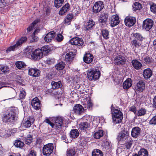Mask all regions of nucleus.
<instances>
[{"label": "nucleus", "instance_id": "f257e3e1", "mask_svg": "<svg viewBox=\"0 0 156 156\" xmlns=\"http://www.w3.org/2000/svg\"><path fill=\"white\" fill-rule=\"evenodd\" d=\"M16 110L14 108H12L9 112L3 115L2 121L4 122L9 124H13L17 119L16 114Z\"/></svg>", "mask_w": 156, "mask_h": 156}, {"label": "nucleus", "instance_id": "f03ea898", "mask_svg": "<svg viewBox=\"0 0 156 156\" xmlns=\"http://www.w3.org/2000/svg\"><path fill=\"white\" fill-rule=\"evenodd\" d=\"M111 110L113 122L115 123L121 122L123 118L122 112L114 107L113 105H111Z\"/></svg>", "mask_w": 156, "mask_h": 156}, {"label": "nucleus", "instance_id": "7ed1b4c3", "mask_svg": "<svg viewBox=\"0 0 156 156\" xmlns=\"http://www.w3.org/2000/svg\"><path fill=\"white\" fill-rule=\"evenodd\" d=\"M27 41V38L26 37H21L16 42V43L13 45L10 46L7 48L6 52L9 53L11 51H14L22 46L23 43H25Z\"/></svg>", "mask_w": 156, "mask_h": 156}, {"label": "nucleus", "instance_id": "20e7f679", "mask_svg": "<svg viewBox=\"0 0 156 156\" xmlns=\"http://www.w3.org/2000/svg\"><path fill=\"white\" fill-rule=\"evenodd\" d=\"M101 73L98 69H91L87 72L88 79L90 81L98 80L100 76Z\"/></svg>", "mask_w": 156, "mask_h": 156}, {"label": "nucleus", "instance_id": "39448f33", "mask_svg": "<svg viewBox=\"0 0 156 156\" xmlns=\"http://www.w3.org/2000/svg\"><path fill=\"white\" fill-rule=\"evenodd\" d=\"M129 137V132L123 130L119 133L117 139L119 143L122 144L126 142Z\"/></svg>", "mask_w": 156, "mask_h": 156}, {"label": "nucleus", "instance_id": "423d86ee", "mask_svg": "<svg viewBox=\"0 0 156 156\" xmlns=\"http://www.w3.org/2000/svg\"><path fill=\"white\" fill-rule=\"evenodd\" d=\"M28 52L31 55V58L34 61H38L43 57V53L39 48L30 51L29 50Z\"/></svg>", "mask_w": 156, "mask_h": 156}, {"label": "nucleus", "instance_id": "0eeeda50", "mask_svg": "<svg viewBox=\"0 0 156 156\" xmlns=\"http://www.w3.org/2000/svg\"><path fill=\"white\" fill-rule=\"evenodd\" d=\"M108 16V14L107 12H101L98 19V22L101 27L103 28L106 26Z\"/></svg>", "mask_w": 156, "mask_h": 156}, {"label": "nucleus", "instance_id": "6e6552de", "mask_svg": "<svg viewBox=\"0 0 156 156\" xmlns=\"http://www.w3.org/2000/svg\"><path fill=\"white\" fill-rule=\"evenodd\" d=\"M54 145L52 143H48L44 146L42 149V153L44 155L48 156L53 152Z\"/></svg>", "mask_w": 156, "mask_h": 156}, {"label": "nucleus", "instance_id": "1a4fd4ad", "mask_svg": "<svg viewBox=\"0 0 156 156\" xmlns=\"http://www.w3.org/2000/svg\"><path fill=\"white\" fill-rule=\"evenodd\" d=\"M63 124V119L62 117H57L55 119V123L53 124V127L54 128L57 132L59 133L62 129Z\"/></svg>", "mask_w": 156, "mask_h": 156}, {"label": "nucleus", "instance_id": "9d476101", "mask_svg": "<svg viewBox=\"0 0 156 156\" xmlns=\"http://www.w3.org/2000/svg\"><path fill=\"white\" fill-rule=\"evenodd\" d=\"M70 43L72 45L76 46V47L80 49L82 48L84 44L83 39L81 38L76 37L71 39L70 40Z\"/></svg>", "mask_w": 156, "mask_h": 156}, {"label": "nucleus", "instance_id": "9b49d317", "mask_svg": "<svg viewBox=\"0 0 156 156\" xmlns=\"http://www.w3.org/2000/svg\"><path fill=\"white\" fill-rule=\"evenodd\" d=\"M154 22L151 19H147L143 22V28L147 31H148L152 28Z\"/></svg>", "mask_w": 156, "mask_h": 156}, {"label": "nucleus", "instance_id": "f8f14e48", "mask_svg": "<svg viewBox=\"0 0 156 156\" xmlns=\"http://www.w3.org/2000/svg\"><path fill=\"white\" fill-rule=\"evenodd\" d=\"M136 22V18L129 15L126 16L124 20L125 24L126 26L129 27L134 26Z\"/></svg>", "mask_w": 156, "mask_h": 156}, {"label": "nucleus", "instance_id": "ddd939ff", "mask_svg": "<svg viewBox=\"0 0 156 156\" xmlns=\"http://www.w3.org/2000/svg\"><path fill=\"white\" fill-rule=\"evenodd\" d=\"M104 6L102 2L99 1L96 2L93 7L92 10L94 13H97L101 11Z\"/></svg>", "mask_w": 156, "mask_h": 156}, {"label": "nucleus", "instance_id": "4468645a", "mask_svg": "<svg viewBox=\"0 0 156 156\" xmlns=\"http://www.w3.org/2000/svg\"><path fill=\"white\" fill-rule=\"evenodd\" d=\"M73 111L76 115H80L84 113V108L81 105L77 104L73 107Z\"/></svg>", "mask_w": 156, "mask_h": 156}, {"label": "nucleus", "instance_id": "2eb2a0df", "mask_svg": "<svg viewBox=\"0 0 156 156\" xmlns=\"http://www.w3.org/2000/svg\"><path fill=\"white\" fill-rule=\"evenodd\" d=\"M31 105L36 110H39L40 109L41 105V101L37 97H35L32 99L31 101Z\"/></svg>", "mask_w": 156, "mask_h": 156}, {"label": "nucleus", "instance_id": "dca6fc26", "mask_svg": "<svg viewBox=\"0 0 156 156\" xmlns=\"http://www.w3.org/2000/svg\"><path fill=\"white\" fill-rule=\"evenodd\" d=\"M110 22L112 27H114L119 24L120 22L119 17L117 15H113L110 17Z\"/></svg>", "mask_w": 156, "mask_h": 156}, {"label": "nucleus", "instance_id": "f3484780", "mask_svg": "<svg viewBox=\"0 0 156 156\" xmlns=\"http://www.w3.org/2000/svg\"><path fill=\"white\" fill-rule=\"evenodd\" d=\"M136 91L142 92L145 89V84L143 80H140L137 83L135 87Z\"/></svg>", "mask_w": 156, "mask_h": 156}, {"label": "nucleus", "instance_id": "a211bd4d", "mask_svg": "<svg viewBox=\"0 0 156 156\" xmlns=\"http://www.w3.org/2000/svg\"><path fill=\"white\" fill-rule=\"evenodd\" d=\"M140 128L138 127H135L132 129L131 131V135L133 137L137 138L140 134Z\"/></svg>", "mask_w": 156, "mask_h": 156}, {"label": "nucleus", "instance_id": "6ab92c4d", "mask_svg": "<svg viewBox=\"0 0 156 156\" xmlns=\"http://www.w3.org/2000/svg\"><path fill=\"white\" fill-rule=\"evenodd\" d=\"M95 22L92 19L89 20L83 27V30L85 31H88L95 25Z\"/></svg>", "mask_w": 156, "mask_h": 156}, {"label": "nucleus", "instance_id": "aec40b11", "mask_svg": "<svg viewBox=\"0 0 156 156\" xmlns=\"http://www.w3.org/2000/svg\"><path fill=\"white\" fill-rule=\"evenodd\" d=\"M55 32L52 31L48 33L44 37L45 41L47 42H50L55 36Z\"/></svg>", "mask_w": 156, "mask_h": 156}, {"label": "nucleus", "instance_id": "412c9836", "mask_svg": "<svg viewBox=\"0 0 156 156\" xmlns=\"http://www.w3.org/2000/svg\"><path fill=\"white\" fill-rule=\"evenodd\" d=\"M93 58V56L91 54L86 53L84 56L83 60L85 62L89 64L92 61Z\"/></svg>", "mask_w": 156, "mask_h": 156}, {"label": "nucleus", "instance_id": "4be33fe9", "mask_svg": "<svg viewBox=\"0 0 156 156\" xmlns=\"http://www.w3.org/2000/svg\"><path fill=\"white\" fill-rule=\"evenodd\" d=\"M75 54L73 53L72 51H69L67 53L65 56V59L66 61L70 63L73 60Z\"/></svg>", "mask_w": 156, "mask_h": 156}, {"label": "nucleus", "instance_id": "5701e85b", "mask_svg": "<svg viewBox=\"0 0 156 156\" xmlns=\"http://www.w3.org/2000/svg\"><path fill=\"white\" fill-rule=\"evenodd\" d=\"M29 74L33 77H37L40 75V71L38 69H29Z\"/></svg>", "mask_w": 156, "mask_h": 156}, {"label": "nucleus", "instance_id": "b1692460", "mask_svg": "<svg viewBox=\"0 0 156 156\" xmlns=\"http://www.w3.org/2000/svg\"><path fill=\"white\" fill-rule=\"evenodd\" d=\"M79 129L81 130L85 131L87 128L90 127L89 123L87 122H81L79 124Z\"/></svg>", "mask_w": 156, "mask_h": 156}, {"label": "nucleus", "instance_id": "393cba45", "mask_svg": "<svg viewBox=\"0 0 156 156\" xmlns=\"http://www.w3.org/2000/svg\"><path fill=\"white\" fill-rule=\"evenodd\" d=\"M132 80L130 78L127 79L123 83V87L124 89H127L132 85Z\"/></svg>", "mask_w": 156, "mask_h": 156}, {"label": "nucleus", "instance_id": "a878e982", "mask_svg": "<svg viewBox=\"0 0 156 156\" xmlns=\"http://www.w3.org/2000/svg\"><path fill=\"white\" fill-rule=\"evenodd\" d=\"M70 7L69 3H67L64 5L61 9L59 12V14L60 15H63L65 12L68 11Z\"/></svg>", "mask_w": 156, "mask_h": 156}, {"label": "nucleus", "instance_id": "bb28decb", "mask_svg": "<svg viewBox=\"0 0 156 156\" xmlns=\"http://www.w3.org/2000/svg\"><path fill=\"white\" fill-rule=\"evenodd\" d=\"M131 63L134 68H141L142 67L141 62L137 59L133 60Z\"/></svg>", "mask_w": 156, "mask_h": 156}, {"label": "nucleus", "instance_id": "cd10ccee", "mask_svg": "<svg viewBox=\"0 0 156 156\" xmlns=\"http://www.w3.org/2000/svg\"><path fill=\"white\" fill-rule=\"evenodd\" d=\"M79 133L77 129H72L70 132V136L71 138H76L79 136Z\"/></svg>", "mask_w": 156, "mask_h": 156}, {"label": "nucleus", "instance_id": "c85d7f7f", "mask_svg": "<svg viewBox=\"0 0 156 156\" xmlns=\"http://www.w3.org/2000/svg\"><path fill=\"white\" fill-rule=\"evenodd\" d=\"M133 37H134L136 40L142 41L145 38L140 33H133Z\"/></svg>", "mask_w": 156, "mask_h": 156}, {"label": "nucleus", "instance_id": "c756f323", "mask_svg": "<svg viewBox=\"0 0 156 156\" xmlns=\"http://www.w3.org/2000/svg\"><path fill=\"white\" fill-rule=\"evenodd\" d=\"M152 74L151 69H145L144 71L143 76L146 79L150 78Z\"/></svg>", "mask_w": 156, "mask_h": 156}, {"label": "nucleus", "instance_id": "7c9ffc66", "mask_svg": "<svg viewBox=\"0 0 156 156\" xmlns=\"http://www.w3.org/2000/svg\"><path fill=\"white\" fill-rule=\"evenodd\" d=\"M101 34L103 38L106 40L109 38V32L107 29H102L101 31Z\"/></svg>", "mask_w": 156, "mask_h": 156}, {"label": "nucleus", "instance_id": "2f4dec72", "mask_svg": "<svg viewBox=\"0 0 156 156\" xmlns=\"http://www.w3.org/2000/svg\"><path fill=\"white\" fill-rule=\"evenodd\" d=\"M74 148H69L66 151V156H76Z\"/></svg>", "mask_w": 156, "mask_h": 156}, {"label": "nucleus", "instance_id": "473e14b6", "mask_svg": "<svg viewBox=\"0 0 156 156\" xmlns=\"http://www.w3.org/2000/svg\"><path fill=\"white\" fill-rule=\"evenodd\" d=\"M131 44L133 48H139L141 45V43L139 41L136 39H134L131 42Z\"/></svg>", "mask_w": 156, "mask_h": 156}, {"label": "nucleus", "instance_id": "72a5a7b5", "mask_svg": "<svg viewBox=\"0 0 156 156\" xmlns=\"http://www.w3.org/2000/svg\"><path fill=\"white\" fill-rule=\"evenodd\" d=\"M52 87L54 89L61 88L62 86L61 83V81H58V82H55L54 81L52 82L51 83Z\"/></svg>", "mask_w": 156, "mask_h": 156}, {"label": "nucleus", "instance_id": "f704fd0d", "mask_svg": "<svg viewBox=\"0 0 156 156\" xmlns=\"http://www.w3.org/2000/svg\"><path fill=\"white\" fill-rule=\"evenodd\" d=\"M103 135V131L101 129H99L96 131L94 134V137L97 139H100Z\"/></svg>", "mask_w": 156, "mask_h": 156}, {"label": "nucleus", "instance_id": "c9c22d12", "mask_svg": "<svg viewBox=\"0 0 156 156\" xmlns=\"http://www.w3.org/2000/svg\"><path fill=\"white\" fill-rule=\"evenodd\" d=\"M139 156H148V152L147 150L144 148H142L138 152Z\"/></svg>", "mask_w": 156, "mask_h": 156}, {"label": "nucleus", "instance_id": "e433bc0d", "mask_svg": "<svg viewBox=\"0 0 156 156\" xmlns=\"http://www.w3.org/2000/svg\"><path fill=\"white\" fill-rule=\"evenodd\" d=\"M33 138L31 135L28 134L25 137L24 140L26 144L29 145L32 142Z\"/></svg>", "mask_w": 156, "mask_h": 156}, {"label": "nucleus", "instance_id": "4c0bfd02", "mask_svg": "<svg viewBox=\"0 0 156 156\" xmlns=\"http://www.w3.org/2000/svg\"><path fill=\"white\" fill-rule=\"evenodd\" d=\"M92 156H103L102 152L98 149H95L93 150L92 152Z\"/></svg>", "mask_w": 156, "mask_h": 156}, {"label": "nucleus", "instance_id": "58836bf2", "mask_svg": "<svg viewBox=\"0 0 156 156\" xmlns=\"http://www.w3.org/2000/svg\"><path fill=\"white\" fill-rule=\"evenodd\" d=\"M40 49L43 53V55L44 54V55L48 53L50 51V49L48 46H44Z\"/></svg>", "mask_w": 156, "mask_h": 156}, {"label": "nucleus", "instance_id": "ea45409f", "mask_svg": "<svg viewBox=\"0 0 156 156\" xmlns=\"http://www.w3.org/2000/svg\"><path fill=\"white\" fill-rule=\"evenodd\" d=\"M37 31V30H35L34 31L33 33L31 35L32 39L30 40V43L37 42L38 40V37L37 36L35 35Z\"/></svg>", "mask_w": 156, "mask_h": 156}, {"label": "nucleus", "instance_id": "a19ab883", "mask_svg": "<svg viewBox=\"0 0 156 156\" xmlns=\"http://www.w3.org/2000/svg\"><path fill=\"white\" fill-rule=\"evenodd\" d=\"M16 129H9L6 131V134H5V135L4 136V137H9V136H11V135L13 133H15L16 132Z\"/></svg>", "mask_w": 156, "mask_h": 156}, {"label": "nucleus", "instance_id": "79ce46f5", "mask_svg": "<svg viewBox=\"0 0 156 156\" xmlns=\"http://www.w3.org/2000/svg\"><path fill=\"white\" fill-rule=\"evenodd\" d=\"M15 65L17 68H25L26 67V65L25 63L22 61H17L16 62Z\"/></svg>", "mask_w": 156, "mask_h": 156}, {"label": "nucleus", "instance_id": "37998d69", "mask_svg": "<svg viewBox=\"0 0 156 156\" xmlns=\"http://www.w3.org/2000/svg\"><path fill=\"white\" fill-rule=\"evenodd\" d=\"M14 145L16 147L21 148L23 146L24 144L21 141L16 140L14 143Z\"/></svg>", "mask_w": 156, "mask_h": 156}, {"label": "nucleus", "instance_id": "c03bdc74", "mask_svg": "<svg viewBox=\"0 0 156 156\" xmlns=\"http://www.w3.org/2000/svg\"><path fill=\"white\" fill-rule=\"evenodd\" d=\"M31 122L28 119L27 120L24 121L22 124V126L25 128H29L31 126Z\"/></svg>", "mask_w": 156, "mask_h": 156}, {"label": "nucleus", "instance_id": "a18cd8bd", "mask_svg": "<svg viewBox=\"0 0 156 156\" xmlns=\"http://www.w3.org/2000/svg\"><path fill=\"white\" fill-rule=\"evenodd\" d=\"M66 66L65 63L62 61H60L55 66V68H64Z\"/></svg>", "mask_w": 156, "mask_h": 156}, {"label": "nucleus", "instance_id": "49530a36", "mask_svg": "<svg viewBox=\"0 0 156 156\" xmlns=\"http://www.w3.org/2000/svg\"><path fill=\"white\" fill-rule=\"evenodd\" d=\"M132 6L133 11H135L137 10H140L141 7V5L139 2H135Z\"/></svg>", "mask_w": 156, "mask_h": 156}, {"label": "nucleus", "instance_id": "de8ad7c7", "mask_svg": "<svg viewBox=\"0 0 156 156\" xmlns=\"http://www.w3.org/2000/svg\"><path fill=\"white\" fill-rule=\"evenodd\" d=\"M64 1V0H55L54 1L55 6L57 8H58L62 5Z\"/></svg>", "mask_w": 156, "mask_h": 156}, {"label": "nucleus", "instance_id": "09e8293b", "mask_svg": "<svg viewBox=\"0 0 156 156\" xmlns=\"http://www.w3.org/2000/svg\"><path fill=\"white\" fill-rule=\"evenodd\" d=\"M146 109L143 108H141L138 111L136 115L138 116L144 115L146 113Z\"/></svg>", "mask_w": 156, "mask_h": 156}, {"label": "nucleus", "instance_id": "8fccbe9b", "mask_svg": "<svg viewBox=\"0 0 156 156\" xmlns=\"http://www.w3.org/2000/svg\"><path fill=\"white\" fill-rule=\"evenodd\" d=\"M133 142V140L129 137V138L128 139V140L126 142V143H125L126 144V147L127 149H129L130 148Z\"/></svg>", "mask_w": 156, "mask_h": 156}, {"label": "nucleus", "instance_id": "3c124183", "mask_svg": "<svg viewBox=\"0 0 156 156\" xmlns=\"http://www.w3.org/2000/svg\"><path fill=\"white\" fill-rule=\"evenodd\" d=\"M119 57H118V58H119V61L118 62V61L117 62H115V65H119V66H122L123 64H125V61H124L123 59H122V56L120 55L119 56Z\"/></svg>", "mask_w": 156, "mask_h": 156}, {"label": "nucleus", "instance_id": "603ef678", "mask_svg": "<svg viewBox=\"0 0 156 156\" xmlns=\"http://www.w3.org/2000/svg\"><path fill=\"white\" fill-rule=\"evenodd\" d=\"M151 61V58L149 56L144 57L143 58V61L146 64H149Z\"/></svg>", "mask_w": 156, "mask_h": 156}, {"label": "nucleus", "instance_id": "864d4df0", "mask_svg": "<svg viewBox=\"0 0 156 156\" xmlns=\"http://www.w3.org/2000/svg\"><path fill=\"white\" fill-rule=\"evenodd\" d=\"M150 9L151 11L154 14H156V4L152 3L151 5Z\"/></svg>", "mask_w": 156, "mask_h": 156}, {"label": "nucleus", "instance_id": "5fc2aeb1", "mask_svg": "<svg viewBox=\"0 0 156 156\" xmlns=\"http://www.w3.org/2000/svg\"><path fill=\"white\" fill-rule=\"evenodd\" d=\"M93 104L91 102V100L89 99L87 102V108L89 110L92 109Z\"/></svg>", "mask_w": 156, "mask_h": 156}, {"label": "nucleus", "instance_id": "6e6d98bb", "mask_svg": "<svg viewBox=\"0 0 156 156\" xmlns=\"http://www.w3.org/2000/svg\"><path fill=\"white\" fill-rule=\"evenodd\" d=\"M26 95V92L24 90H22L20 91L19 97L20 99H23L25 98Z\"/></svg>", "mask_w": 156, "mask_h": 156}, {"label": "nucleus", "instance_id": "4d7b16f0", "mask_svg": "<svg viewBox=\"0 0 156 156\" xmlns=\"http://www.w3.org/2000/svg\"><path fill=\"white\" fill-rule=\"evenodd\" d=\"M149 124L150 125H156V115L154 116L150 121Z\"/></svg>", "mask_w": 156, "mask_h": 156}, {"label": "nucleus", "instance_id": "13d9d810", "mask_svg": "<svg viewBox=\"0 0 156 156\" xmlns=\"http://www.w3.org/2000/svg\"><path fill=\"white\" fill-rule=\"evenodd\" d=\"M27 156H36V152L34 150H30Z\"/></svg>", "mask_w": 156, "mask_h": 156}, {"label": "nucleus", "instance_id": "bf43d9fd", "mask_svg": "<svg viewBox=\"0 0 156 156\" xmlns=\"http://www.w3.org/2000/svg\"><path fill=\"white\" fill-rule=\"evenodd\" d=\"M8 85L7 83L0 81V89L3 87H8Z\"/></svg>", "mask_w": 156, "mask_h": 156}, {"label": "nucleus", "instance_id": "052dcab7", "mask_svg": "<svg viewBox=\"0 0 156 156\" xmlns=\"http://www.w3.org/2000/svg\"><path fill=\"white\" fill-rule=\"evenodd\" d=\"M63 39V36L60 34H58L56 37V39L58 42L62 41Z\"/></svg>", "mask_w": 156, "mask_h": 156}, {"label": "nucleus", "instance_id": "680f3d73", "mask_svg": "<svg viewBox=\"0 0 156 156\" xmlns=\"http://www.w3.org/2000/svg\"><path fill=\"white\" fill-rule=\"evenodd\" d=\"M136 108L135 106H133L130 107L129 108V111L133 112L135 114L136 113Z\"/></svg>", "mask_w": 156, "mask_h": 156}, {"label": "nucleus", "instance_id": "e2e57ef3", "mask_svg": "<svg viewBox=\"0 0 156 156\" xmlns=\"http://www.w3.org/2000/svg\"><path fill=\"white\" fill-rule=\"evenodd\" d=\"M152 105L154 108L156 109V95L154 97L153 99Z\"/></svg>", "mask_w": 156, "mask_h": 156}, {"label": "nucleus", "instance_id": "0e129e2a", "mask_svg": "<svg viewBox=\"0 0 156 156\" xmlns=\"http://www.w3.org/2000/svg\"><path fill=\"white\" fill-rule=\"evenodd\" d=\"M40 21V19H37L34 20L31 24V25L35 26Z\"/></svg>", "mask_w": 156, "mask_h": 156}, {"label": "nucleus", "instance_id": "69168bd1", "mask_svg": "<svg viewBox=\"0 0 156 156\" xmlns=\"http://www.w3.org/2000/svg\"><path fill=\"white\" fill-rule=\"evenodd\" d=\"M34 27V26L33 25H31V23L30 25L27 29V32H29L31 31L33 29Z\"/></svg>", "mask_w": 156, "mask_h": 156}, {"label": "nucleus", "instance_id": "338daca9", "mask_svg": "<svg viewBox=\"0 0 156 156\" xmlns=\"http://www.w3.org/2000/svg\"><path fill=\"white\" fill-rule=\"evenodd\" d=\"M6 4L4 0H0V6L2 8L4 7Z\"/></svg>", "mask_w": 156, "mask_h": 156}, {"label": "nucleus", "instance_id": "774afa93", "mask_svg": "<svg viewBox=\"0 0 156 156\" xmlns=\"http://www.w3.org/2000/svg\"><path fill=\"white\" fill-rule=\"evenodd\" d=\"M45 121L46 123L50 125L52 127H53V123L51 122L49 119H46Z\"/></svg>", "mask_w": 156, "mask_h": 156}]
</instances>
